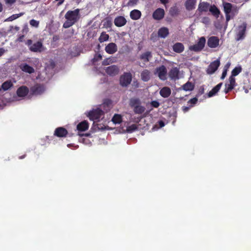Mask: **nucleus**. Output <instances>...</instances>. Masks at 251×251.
Listing matches in <instances>:
<instances>
[{"label": "nucleus", "mask_w": 251, "mask_h": 251, "mask_svg": "<svg viewBox=\"0 0 251 251\" xmlns=\"http://www.w3.org/2000/svg\"><path fill=\"white\" fill-rule=\"evenodd\" d=\"M65 18L66 21L63 24V28H69L76 23L79 19V9H76L74 11L69 10L66 12Z\"/></svg>", "instance_id": "f257e3e1"}, {"label": "nucleus", "mask_w": 251, "mask_h": 251, "mask_svg": "<svg viewBox=\"0 0 251 251\" xmlns=\"http://www.w3.org/2000/svg\"><path fill=\"white\" fill-rule=\"evenodd\" d=\"M223 7H224V12L226 14V21L228 22L233 18L237 10L236 7L233 6L231 3L228 2L223 3Z\"/></svg>", "instance_id": "f03ea898"}, {"label": "nucleus", "mask_w": 251, "mask_h": 251, "mask_svg": "<svg viewBox=\"0 0 251 251\" xmlns=\"http://www.w3.org/2000/svg\"><path fill=\"white\" fill-rule=\"evenodd\" d=\"M25 44L29 47V50L33 52H41L43 51V43L40 41L36 42L35 43H32L31 39H28Z\"/></svg>", "instance_id": "7ed1b4c3"}, {"label": "nucleus", "mask_w": 251, "mask_h": 251, "mask_svg": "<svg viewBox=\"0 0 251 251\" xmlns=\"http://www.w3.org/2000/svg\"><path fill=\"white\" fill-rule=\"evenodd\" d=\"M102 116H103V111L100 108L93 109L88 113V118L91 121H99Z\"/></svg>", "instance_id": "20e7f679"}, {"label": "nucleus", "mask_w": 251, "mask_h": 251, "mask_svg": "<svg viewBox=\"0 0 251 251\" xmlns=\"http://www.w3.org/2000/svg\"><path fill=\"white\" fill-rule=\"evenodd\" d=\"M247 24L244 22L243 24L238 26L237 27V32H236V41L243 40L245 37V32H246V27Z\"/></svg>", "instance_id": "39448f33"}, {"label": "nucleus", "mask_w": 251, "mask_h": 251, "mask_svg": "<svg viewBox=\"0 0 251 251\" xmlns=\"http://www.w3.org/2000/svg\"><path fill=\"white\" fill-rule=\"evenodd\" d=\"M131 82V74L129 72L124 73L122 75L120 76V83L122 87H127Z\"/></svg>", "instance_id": "423d86ee"}, {"label": "nucleus", "mask_w": 251, "mask_h": 251, "mask_svg": "<svg viewBox=\"0 0 251 251\" xmlns=\"http://www.w3.org/2000/svg\"><path fill=\"white\" fill-rule=\"evenodd\" d=\"M204 45H205V38L203 37H201L199 39V41H198L197 44L190 46L189 49L192 51H200L203 49Z\"/></svg>", "instance_id": "0eeeda50"}, {"label": "nucleus", "mask_w": 251, "mask_h": 251, "mask_svg": "<svg viewBox=\"0 0 251 251\" xmlns=\"http://www.w3.org/2000/svg\"><path fill=\"white\" fill-rule=\"evenodd\" d=\"M219 65H220V62H219V59H216L215 61L212 62V63H210V65H209L207 69H206V73L208 75L213 74L217 71V68L219 67Z\"/></svg>", "instance_id": "6e6552de"}, {"label": "nucleus", "mask_w": 251, "mask_h": 251, "mask_svg": "<svg viewBox=\"0 0 251 251\" xmlns=\"http://www.w3.org/2000/svg\"><path fill=\"white\" fill-rule=\"evenodd\" d=\"M67 134L66 129L62 127H59L54 130V136L58 138L66 137Z\"/></svg>", "instance_id": "1a4fd4ad"}, {"label": "nucleus", "mask_w": 251, "mask_h": 251, "mask_svg": "<svg viewBox=\"0 0 251 251\" xmlns=\"http://www.w3.org/2000/svg\"><path fill=\"white\" fill-rule=\"evenodd\" d=\"M157 73H158V76L161 80H165L166 79L167 70L166 68L164 65L156 69Z\"/></svg>", "instance_id": "9d476101"}, {"label": "nucleus", "mask_w": 251, "mask_h": 251, "mask_svg": "<svg viewBox=\"0 0 251 251\" xmlns=\"http://www.w3.org/2000/svg\"><path fill=\"white\" fill-rule=\"evenodd\" d=\"M219 39L216 36L210 37L207 40V46L210 48H216L218 46Z\"/></svg>", "instance_id": "9b49d317"}, {"label": "nucleus", "mask_w": 251, "mask_h": 251, "mask_svg": "<svg viewBox=\"0 0 251 251\" xmlns=\"http://www.w3.org/2000/svg\"><path fill=\"white\" fill-rule=\"evenodd\" d=\"M28 89L25 86H22L17 89V96L20 98H24L28 95Z\"/></svg>", "instance_id": "f8f14e48"}, {"label": "nucleus", "mask_w": 251, "mask_h": 251, "mask_svg": "<svg viewBox=\"0 0 251 251\" xmlns=\"http://www.w3.org/2000/svg\"><path fill=\"white\" fill-rule=\"evenodd\" d=\"M118 72H119V69L115 65L110 66L105 69V73H106L108 75L112 76H114L118 74Z\"/></svg>", "instance_id": "ddd939ff"}, {"label": "nucleus", "mask_w": 251, "mask_h": 251, "mask_svg": "<svg viewBox=\"0 0 251 251\" xmlns=\"http://www.w3.org/2000/svg\"><path fill=\"white\" fill-rule=\"evenodd\" d=\"M104 50L109 54H113L117 50V47H116V44L111 42L105 46Z\"/></svg>", "instance_id": "4468645a"}, {"label": "nucleus", "mask_w": 251, "mask_h": 251, "mask_svg": "<svg viewBox=\"0 0 251 251\" xmlns=\"http://www.w3.org/2000/svg\"><path fill=\"white\" fill-rule=\"evenodd\" d=\"M20 68L21 71L24 73L32 74L35 72L34 68L26 63H22L20 65Z\"/></svg>", "instance_id": "2eb2a0df"}, {"label": "nucleus", "mask_w": 251, "mask_h": 251, "mask_svg": "<svg viewBox=\"0 0 251 251\" xmlns=\"http://www.w3.org/2000/svg\"><path fill=\"white\" fill-rule=\"evenodd\" d=\"M126 22V19L122 16H119L114 19V25L117 27L124 26Z\"/></svg>", "instance_id": "dca6fc26"}, {"label": "nucleus", "mask_w": 251, "mask_h": 251, "mask_svg": "<svg viewBox=\"0 0 251 251\" xmlns=\"http://www.w3.org/2000/svg\"><path fill=\"white\" fill-rule=\"evenodd\" d=\"M164 16V11L162 8H158L152 13V18L155 20H160L163 19Z\"/></svg>", "instance_id": "f3484780"}, {"label": "nucleus", "mask_w": 251, "mask_h": 251, "mask_svg": "<svg viewBox=\"0 0 251 251\" xmlns=\"http://www.w3.org/2000/svg\"><path fill=\"white\" fill-rule=\"evenodd\" d=\"M43 87L39 84H36L35 85L31 87V94L38 95L43 93Z\"/></svg>", "instance_id": "a211bd4d"}, {"label": "nucleus", "mask_w": 251, "mask_h": 251, "mask_svg": "<svg viewBox=\"0 0 251 251\" xmlns=\"http://www.w3.org/2000/svg\"><path fill=\"white\" fill-rule=\"evenodd\" d=\"M89 128V123L86 121H83L77 125V130L78 131H84Z\"/></svg>", "instance_id": "6ab92c4d"}, {"label": "nucleus", "mask_w": 251, "mask_h": 251, "mask_svg": "<svg viewBox=\"0 0 251 251\" xmlns=\"http://www.w3.org/2000/svg\"><path fill=\"white\" fill-rule=\"evenodd\" d=\"M178 73H179V71H178L177 68H173V69L169 71V73H168V75H169L170 78L172 80H176L177 79Z\"/></svg>", "instance_id": "aec40b11"}, {"label": "nucleus", "mask_w": 251, "mask_h": 251, "mask_svg": "<svg viewBox=\"0 0 251 251\" xmlns=\"http://www.w3.org/2000/svg\"><path fill=\"white\" fill-rule=\"evenodd\" d=\"M184 50V47L182 43L177 42L173 46V50L177 53H181Z\"/></svg>", "instance_id": "412c9836"}, {"label": "nucleus", "mask_w": 251, "mask_h": 251, "mask_svg": "<svg viewBox=\"0 0 251 251\" xmlns=\"http://www.w3.org/2000/svg\"><path fill=\"white\" fill-rule=\"evenodd\" d=\"M222 85H223V83L221 82L217 84L216 86L213 87V88L212 89L211 91H209L208 94H207L208 98H211L214 96H215L216 94H217V93L218 92V91L221 88Z\"/></svg>", "instance_id": "4be33fe9"}, {"label": "nucleus", "mask_w": 251, "mask_h": 251, "mask_svg": "<svg viewBox=\"0 0 251 251\" xmlns=\"http://www.w3.org/2000/svg\"><path fill=\"white\" fill-rule=\"evenodd\" d=\"M209 7H210V6H209V3L206 2H201L199 4L198 11L201 12H207L209 9Z\"/></svg>", "instance_id": "5701e85b"}, {"label": "nucleus", "mask_w": 251, "mask_h": 251, "mask_svg": "<svg viewBox=\"0 0 251 251\" xmlns=\"http://www.w3.org/2000/svg\"><path fill=\"white\" fill-rule=\"evenodd\" d=\"M159 95L163 98H168L170 95V89L168 87H164L159 90Z\"/></svg>", "instance_id": "b1692460"}, {"label": "nucleus", "mask_w": 251, "mask_h": 251, "mask_svg": "<svg viewBox=\"0 0 251 251\" xmlns=\"http://www.w3.org/2000/svg\"><path fill=\"white\" fill-rule=\"evenodd\" d=\"M196 5V0H185V9L189 11H191L195 8Z\"/></svg>", "instance_id": "393cba45"}, {"label": "nucleus", "mask_w": 251, "mask_h": 251, "mask_svg": "<svg viewBox=\"0 0 251 251\" xmlns=\"http://www.w3.org/2000/svg\"><path fill=\"white\" fill-rule=\"evenodd\" d=\"M141 79L144 82H147L151 78V73L148 70H144L140 74Z\"/></svg>", "instance_id": "a878e982"}, {"label": "nucleus", "mask_w": 251, "mask_h": 251, "mask_svg": "<svg viewBox=\"0 0 251 251\" xmlns=\"http://www.w3.org/2000/svg\"><path fill=\"white\" fill-rule=\"evenodd\" d=\"M169 35V29L166 27H162L158 31V36L162 38H166Z\"/></svg>", "instance_id": "bb28decb"}, {"label": "nucleus", "mask_w": 251, "mask_h": 251, "mask_svg": "<svg viewBox=\"0 0 251 251\" xmlns=\"http://www.w3.org/2000/svg\"><path fill=\"white\" fill-rule=\"evenodd\" d=\"M129 105L130 107L143 106L141 105V101L139 99L137 98H132L129 100Z\"/></svg>", "instance_id": "cd10ccee"}, {"label": "nucleus", "mask_w": 251, "mask_h": 251, "mask_svg": "<svg viewBox=\"0 0 251 251\" xmlns=\"http://www.w3.org/2000/svg\"><path fill=\"white\" fill-rule=\"evenodd\" d=\"M130 17L132 20H139L141 17V12L137 9H134L130 12Z\"/></svg>", "instance_id": "c85d7f7f"}, {"label": "nucleus", "mask_w": 251, "mask_h": 251, "mask_svg": "<svg viewBox=\"0 0 251 251\" xmlns=\"http://www.w3.org/2000/svg\"><path fill=\"white\" fill-rule=\"evenodd\" d=\"M151 57V53L149 51H147L139 56V59L143 60L144 62H148Z\"/></svg>", "instance_id": "c756f323"}, {"label": "nucleus", "mask_w": 251, "mask_h": 251, "mask_svg": "<svg viewBox=\"0 0 251 251\" xmlns=\"http://www.w3.org/2000/svg\"><path fill=\"white\" fill-rule=\"evenodd\" d=\"M208 10L209 11L213 14V16L216 18H218L219 14H220V11H219V9H218L214 5L211 6V7H210V9Z\"/></svg>", "instance_id": "7c9ffc66"}, {"label": "nucleus", "mask_w": 251, "mask_h": 251, "mask_svg": "<svg viewBox=\"0 0 251 251\" xmlns=\"http://www.w3.org/2000/svg\"><path fill=\"white\" fill-rule=\"evenodd\" d=\"M12 82L10 80H7L1 85V89L4 91H7L10 88L12 87Z\"/></svg>", "instance_id": "2f4dec72"}, {"label": "nucleus", "mask_w": 251, "mask_h": 251, "mask_svg": "<svg viewBox=\"0 0 251 251\" xmlns=\"http://www.w3.org/2000/svg\"><path fill=\"white\" fill-rule=\"evenodd\" d=\"M131 108L133 109V112L136 114H142L145 110V108L143 106H132Z\"/></svg>", "instance_id": "473e14b6"}, {"label": "nucleus", "mask_w": 251, "mask_h": 251, "mask_svg": "<svg viewBox=\"0 0 251 251\" xmlns=\"http://www.w3.org/2000/svg\"><path fill=\"white\" fill-rule=\"evenodd\" d=\"M24 15V13H20L18 14H13L12 16L7 18V19L4 20L5 22H12L19 18L21 16Z\"/></svg>", "instance_id": "72a5a7b5"}, {"label": "nucleus", "mask_w": 251, "mask_h": 251, "mask_svg": "<svg viewBox=\"0 0 251 251\" xmlns=\"http://www.w3.org/2000/svg\"><path fill=\"white\" fill-rule=\"evenodd\" d=\"M182 89L185 91H192L194 89L193 84L188 81L182 86Z\"/></svg>", "instance_id": "f704fd0d"}, {"label": "nucleus", "mask_w": 251, "mask_h": 251, "mask_svg": "<svg viewBox=\"0 0 251 251\" xmlns=\"http://www.w3.org/2000/svg\"><path fill=\"white\" fill-rule=\"evenodd\" d=\"M112 121L114 124H120L122 122V117L120 114H115L112 117Z\"/></svg>", "instance_id": "c9c22d12"}, {"label": "nucleus", "mask_w": 251, "mask_h": 251, "mask_svg": "<svg viewBox=\"0 0 251 251\" xmlns=\"http://www.w3.org/2000/svg\"><path fill=\"white\" fill-rule=\"evenodd\" d=\"M108 39V35L105 32H103L101 33L100 36L99 37V41L100 43L104 42L107 41Z\"/></svg>", "instance_id": "e433bc0d"}, {"label": "nucleus", "mask_w": 251, "mask_h": 251, "mask_svg": "<svg viewBox=\"0 0 251 251\" xmlns=\"http://www.w3.org/2000/svg\"><path fill=\"white\" fill-rule=\"evenodd\" d=\"M236 86V80L235 78L232 76L229 77V83L226 84V87H234Z\"/></svg>", "instance_id": "4c0bfd02"}, {"label": "nucleus", "mask_w": 251, "mask_h": 251, "mask_svg": "<svg viewBox=\"0 0 251 251\" xmlns=\"http://www.w3.org/2000/svg\"><path fill=\"white\" fill-rule=\"evenodd\" d=\"M242 69H241L240 67H235L232 71H231V76L235 77L241 72Z\"/></svg>", "instance_id": "58836bf2"}, {"label": "nucleus", "mask_w": 251, "mask_h": 251, "mask_svg": "<svg viewBox=\"0 0 251 251\" xmlns=\"http://www.w3.org/2000/svg\"><path fill=\"white\" fill-rule=\"evenodd\" d=\"M29 23H30V25H31V26L35 28H37L38 27V26H39V22L34 19H31L30 20Z\"/></svg>", "instance_id": "ea45409f"}, {"label": "nucleus", "mask_w": 251, "mask_h": 251, "mask_svg": "<svg viewBox=\"0 0 251 251\" xmlns=\"http://www.w3.org/2000/svg\"><path fill=\"white\" fill-rule=\"evenodd\" d=\"M198 102V98H194L192 99H191L188 101H187V103L188 104H190V106L191 107H193L194 105L196 104Z\"/></svg>", "instance_id": "a19ab883"}, {"label": "nucleus", "mask_w": 251, "mask_h": 251, "mask_svg": "<svg viewBox=\"0 0 251 251\" xmlns=\"http://www.w3.org/2000/svg\"><path fill=\"white\" fill-rule=\"evenodd\" d=\"M101 59V55L100 54H97L94 55L93 58V63L97 62Z\"/></svg>", "instance_id": "79ce46f5"}, {"label": "nucleus", "mask_w": 251, "mask_h": 251, "mask_svg": "<svg viewBox=\"0 0 251 251\" xmlns=\"http://www.w3.org/2000/svg\"><path fill=\"white\" fill-rule=\"evenodd\" d=\"M137 129V126L135 124H132V125L128 126L127 130L129 132H133Z\"/></svg>", "instance_id": "37998d69"}, {"label": "nucleus", "mask_w": 251, "mask_h": 251, "mask_svg": "<svg viewBox=\"0 0 251 251\" xmlns=\"http://www.w3.org/2000/svg\"><path fill=\"white\" fill-rule=\"evenodd\" d=\"M104 26H106L107 28H110L111 27V25H112V23H111V20L109 19L105 20V22H104Z\"/></svg>", "instance_id": "c03bdc74"}, {"label": "nucleus", "mask_w": 251, "mask_h": 251, "mask_svg": "<svg viewBox=\"0 0 251 251\" xmlns=\"http://www.w3.org/2000/svg\"><path fill=\"white\" fill-rule=\"evenodd\" d=\"M151 107L157 108L159 106V102L157 100H152L151 102Z\"/></svg>", "instance_id": "a18cd8bd"}, {"label": "nucleus", "mask_w": 251, "mask_h": 251, "mask_svg": "<svg viewBox=\"0 0 251 251\" xmlns=\"http://www.w3.org/2000/svg\"><path fill=\"white\" fill-rule=\"evenodd\" d=\"M233 89H234V87L226 86V88H225L224 90L225 94H228V93L230 92Z\"/></svg>", "instance_id": "49530a36"}, {"label": "nucleus", "mask_w": 251, "mask_h": 251, "mask_svg": "<svg viewBox=\"0 0 251 251\" xmlns=\"http://www.w3.org/2000/svg\"><path fill=\"white\" fill-rule=\"evenodd\" d=\"M192 107H191L190 105L189 106H182V111H183V112L184 113H186L188 111H189V110H190V108H192Z\"/></svg>", "instance_id": "de8ad7c7"}, {"label": "nucleus", "mask_w": 251, "mask_h": 251, "mask_svg": "<svg viewBox=\"0 0 251 251\" xmlns=\"http://www.w3.org/2000/svg\"><path fill=\"white\" fill-rule=\"evenodd\" d=\"M226 74H227V68L225 69L224 70H223V72H222V75H221V79H225V76H226Z\"/></svg>", "instance_id": "09e8293b"}, {"label": "nucleus", "mask_w": 251, "mask_h": 251, "mask_svg": "<svg viewBox=\"0 0 251 251\" xmlns=\"http://www.w3.org/2000/svg\"><path fill=\"white\" fill-rule=\"evenodd\" d=\"M6 4L12 5L13 3L16 2V0H4Z\"/></svg>", "instance_id": "8fccbe9b"}, {"label": "nucleus", "mask_w": 251, "mask_h": 251, "mask_svg": "<svg viewBox=\"0 0 251 251\" xmlns=\"http://www.w3.org/2000/svg\"><path fill=\"white\" fill-rule=\"evenodd\" d=\"M158 124H159V127H160V128L164 126V123L163 122L162 120L159 121V122H158Z\"/></svg>", "instance_id": "3c124183"}, {"label": "nucleus", "mask_w": 251, "mask_h": 251, "mask_svg": "<svg viewBox=\"0 0 251 251\" xmlns=\"http://www.w3.org/2000/svg\"><path fill=\"white\" fill-rule=\"evenodd\" d=\"M102 64L103 65L105 66L108 64V59H105L104 61H103V62H102Z\"/></svg>", "instance_id": "603ef678"}, {"label": "nucleus", "mask_w": 251, "mask_h": 251, "mask_svg": "<svg viewBox=\"0 0 251 251\" xmlns=\"http://www.w3.org/2000/svg\"><path fill=\"white\" fill-rule=\"evenodd\" d=\"M23 39H24V35H20V37H19V38H18V41H19V42H23Z\"/></svg>", "instance_id": "864d4df0"}, {"label": "nucleus", "mask_w": 251, "mask_h": 251, "mask_svg": "<svg viewBox=\"0 0 251 251\" xmlns=\"http://www.w3.org/2000/svg\"><path fill=\"white\" fill-rule=\"evenodd\" d=\"M160 2L163 4H166L168 2H169V0H160Z\"/></svg>", "instance_id": "5fc2aeb1"}, {"label": "nucleus", "mask_w": 251, "mask_h": 251, "mask_svg": "<svg viewBox=\"0 0 251 251\" xmlns=\"http://www.w3.org/2000/svg\"><path fill=\"white\" fill-rule=\"evenodd\" d=\"M4 53V50L3 48H0V56H1Z\"/></svg>", "instance_id": "6e6d98bb"}, {"label": "nucleus", "mask_w": 251, "mask_h": 251, "mask_svg": "<svg viewBox=\"0 0 251 251\" xmlns=\"http://www.w3.org/2000/svg\"><path fill=\"white\" fill-rule=\"evenodd\" d=\"M57 1H58V5H61L62 3L64 1V0H55Z\"/></svg>", "instance_id": "4d7b16f0"}, {"label": "nucleus", "mask_w": 251, "mask_h": 251, "mask_svg": "<svg viewBox=\"0 0 251 251\" xmlns=\"http://www.w3.org/2000/svg\"><path fill=\"white\" fill-rule=\"evenodd\" d=\"M25 156H26L25 154L19 157V159H24L25 157Z\"/></svg>", "instance_id": "13d9d810"}, {"label": "nucleus", "mask_w": 251, "mask_h": 251, "mask_svg": "<svg viewBox=\"0 0 251 251\" xmlns=\"http://www.w3.org/2000/svg\"><path fill=\"white\" fill-rule=\"evenodd\" d=\"M2 11V4L0 2V12Z\"/></svg>", "instance_id": "bf43d9fd"}, {"label": "nucleus", "mask_w": 251, "mask_h": 251, "mask_svg": "<svg viewBox=\"0 0 251 251\" xmlns=\"http://www.w3.org/2000/svg\"><path fill=\"white\" fill-rule=\"evenodd\" d=\"M82 0H74V1H75V2L77 3H79L81 2Z\"/></svg>", "instance_id": "052dcab7"}, {"label": "nucleus", "mask_w": 251, "mask_h": 251, "mask_svg": "<svg viewBox=\"0 0 251 251\" xmlns=\"http://www.w3.org/2000/svg\"><path fill=\"white\" fill-rule=\"evenodd\" d=\"M98 129H100V130H103L104 129V128L103 127H102V126H98Z\"/></svg>", "instance_id": "680f3d73"}, {"label": "nucleus", "mask_w": 251, "mask_h": 251, "mask_svg": "<svg viewBox=\"0 0 251 251\" xmlns=\"http://www.w3.org/2000/svg\"><path fill=\"white\" fill-rule=\"evenodd\" d=\"M201 94H202L203 93V88L201 89Z\"/></svg>", "instance_id": "e2e57ef3"}, {"label": "nucleus", "mask_w": 251, "mask_h": 251, "mask_svg": "<svg viewBox=\"0 0 251 251\" xmlns=\"http://www.w3.org/2000/svg\"><path fill=\"white\" fill-rule=\"evenodd\" d=\"M85 136H88L89 134H85Z\"/></svg>", "instance_id": "0e129e2a"}, {"label": "nucleus", "mask_w": 251, "mask_h": 251, "mask_svg": "<svg viewBox=\"0 0 251 251\" xmlns=\"http://www.w3.org/2000/svg\"><path fill=\"white\" fill-rule=\"evenodd\" d=\"M229 65V64H226V66H227Z\"/></svg>", "instance_id": "69168bd1"}, {"label": "nucleus", "mask_w": 251, "mask_h": 251, "mask_svg": "<svg viewBox=\"0 0 251 251\" xmlns=\"http://www.w3.org/2000/svg\"><path fill=\"white\" fill-rule=\"evenodd\" d=\"M136 87H138V85H136Z\"/></svg>", "instance_id": "338daca9"}, {"label": "nucleus", "mask_w": 251, "mask_h": 251, "mask_svg": "<svg viewBox=\"0 0 251 251\" xmlns=\"http://www.w3.org/2000/svg\"><path fill=\"white\" fill-rule=\"evenodd\" d=\"M0 90H1V88H0Z\"/></svg>", "instance_id": "774afa93"}]
</instances>
